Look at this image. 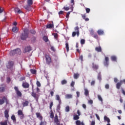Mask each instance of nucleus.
Listing matches in <instances>:
<instances>
[{"label": "nucleus", "mask_w": 125, "mask_h": 125, "mask_svg": "<svg viewBox=\"0 0 125 125\" xmlns=\"http://www.w3.org/2000/svg\"><path fill=\"white\" fill-rule=\"evenodd\" d=\"M29 37V31L27 29H24L23 32L21 35V39L25 41Z\"/></svg>", "instance_id": "obj_1"}, {"label": "nucleus", "mask_w": 125, "mask_h": 125, "mask_svg": "<svg viewBox=\"0 0 125 125\" xmlns=\"http://www.w3.org/2000/svg\"><path fill=\"white\" fill-rule=\"evenodd\" d=\"M56 100L58 101L59 104L57 105V111H60V110L61 109V104H62V101L61 100V99L60 98V96L59 95H56Z\"/></svg>", "instance_id": "obj_2"}, {"label": "nucleus", "mask_w": 125, "mask_h": 125, "mask_svg": "<svg viewBox=\"0 0 125 125\" xmlns=\"http://www.w3.org/2000/svg\"><path fill=\"white\" fill-rule=\"evenodd\" d=\"M21 54V50L20 48L16 49L12 51H11L10 52V55L11 56H13L15 54L20 55Z\"/></svg>", "instance_id": "obj_3"}, {"label": "nucleus", "mask_w": 125, "mask_h": 125, "mask_svg": "<svg viewBox=\"0 0 125 125\" xmlns=\"http://www.w3.org/2000/svg\"><path fill=\"white\" fill-rule=\"evenodd\" d=\"M5 102L6 103V104H9V101L7 99V97L6 96H3L2 99H0V105L3 104Z\"/></svg>", "instance_id": "obj_4"}, {"label": "nucleus", "mask_w": 125, "mask_h": 125, "mask_svg": "<svg viewBox=\"0 0 125 125\" xmlns=\"http://www.w3.org/2000/svg\"><path fill=\"white\" fill-rule=\"evenodd\" d=\"M14 89L16 93L17 96L19 97H21L22 96V93L19 90V87L18 86H14Z\"/></svg>", "instance_id": "obj_5"}, {"label": "nucleus", "mask_w": 125, "mask_h": 125, "mask_svg": "<svg viewBox=\"0 0 125 125\" xmlns=\"http://www.w3.org/2000/svg\"><path fill=\"white\" fill-rule=\"evenodd\" d=\"M18 115L20 117L21 120H23L25 118V115L23 114V111L21 109H19L18 111Z\"/></svg>", "instance_id": "obj_6"}, {"label": "nucleus", "mask_w": 125, "mask_h": 125, "mask_svg": "<svg viewBox=\"0 0 125 125\" xmlns=\"http://www.w3.org/2000/svg\"><path fill=\"white\" fill-rule=\"evenodd\" d=\"M45 58L46 59V63L48 65H49L52 62L51 57L49 55H45Z\"/></svg>", "instance_id": "obj_7"}, {"label": "nucleus", "mask_w": 125, "mask_h": 125, "mask_svg": "<svg viewBox=\"0 0 125 125\" xmlns=\"http://www.w3.org/2000/svg\"><path fill=\"white\" fill-rule=\"evenodd\" d=\"M31 96L35 99L37 103H39V98H40V95L37 94L33 91L31 93Z\"/></svg>", "instance_id": "obj_8"}, {"label": "nucleus", "mask_w": 125, "mask_h": 125, "mask_svg": "<svg viewBox=\"0 0 125 125\" xmlns=\"http://www.w3.org/2000/svg\"><path fill=\"white\" fill-rule=\"evenodd\" d=\"M123 83H125V79H124L123 80H121L120 82L117 83L116 84V88L117 89H120L121 85L123 84Z\"/></svg>", "instance_id": "obj_9"}, {"label": "nucleus", "mask_w": 125, "mask_h": 125, "mask_svg": "<svg viewBox=\"0 0 125 125\" xmlns=\"http://www.w3.org/2000/svg\"><path fill=\"white\" fill-rule=\"evenodd\" d=\"M104 66L108 67L109 65V58L108 57H105L104 60Z\"/></svg>", "instance_id": "obj_10"}, {"label": "nucleus", "mask_w": 125, "mask_h": 125, "mask_svg": "<svg viewBox=\"0 0 125 125\" xmlns=\"http://www.w3.org/2000/svg\"><path fill=\"white\" fill-rule=\"evenodd\" d=\"M14 64H15V62H13V61H9L8 62V65H7V68L8 69H11L13 67Z\"/></svg>", "instance_id": "obj_11"}, {"label": "nucleus", "mask_w": 125, "mask_h": 125, "mask_svg": "<svg viewBox=\"0 0 125 125\" xmlns=\"http://www.w3.org/2000/svg\"><path fill=\"white\" fill-rule=\"evenodd\" d=\"M92 68L94 70H97L99 69V66L98 64H95L94 62H92Z\"/></svg>", "instance_id": "obj_12"}, {"label": "nucleus", "mask_w": 125, "mask_h": 125, "mask_svg": "<svg viewBox=\"0 0 125 125\" xmlns=\"http://www.w3.org/2000/svg\"><path fill=\"white\" fill-rule=\"evenodd\" d=\"M36 115L37 118H38L41 121H42V116L41 115L40 112H36Z\"/></svg>", "instance_id": "obj_13"}, {"label": "nucleus", "mask_w": 125, "mask_h": 125, "mask_svg": "<svg viewBox=\"0 0 125 125\" xmlns=\"http://www.w3.org/2000/svg\"><path fill=\"white\" fill-rule=\"evenodd\" d=\"M22 86L24 88H29L30 84H29L28 83L25 82L22 83Z\"/></svg>", "instance_id": "obj_14"}, {"label": "nucleus", "mask_w": 125, "mask_h": 125, "mask_svg": "<svg viewBox=\"0 0 125 125\" xmlns=\"http://www.w3.org/2000/svg\"><path fill=\"white\" fill-rule=\"evenodd\" d=\"M9 111L7 109L4 111V117L7 119H8L9 117Z\"/></svg>", "instance_id": "obj_15"}, {"label": "nucleus", "mask_w": 125, "mask_h": 125, "mask_svg": "<svg viewBox=\"0 0 125 125\" xmlns=\"http://www.w3.org/2000/svg\"><path fill=\"white\" fill-rule=\"evenodd\" d=\"M54 122L57 125L60 124L59 120L58 119V116L56 115L54 118Z\"/></svg>", "instance_id": "obj_16"}, {"label": "nucleus", "mask_w": 125, "mask_h": 125, "mask_svg": "<svg viewBox=\"0 0 125 125\" xmlns=\"http://www.w3.org/2000/svg\"><path fill=\"white\" fill-rule=\"evenodd\" d=\"M31 50H32V48L30 46H27L24 49V53L29 52Z\"/></svg>", "instance_id": "obj_17"}, {"label": "nucleus", "mask_w": 125, "mask_h": 125, "mask_svg": "<svg viewBox=\"0 0 125 125\" xmlns=\"http://www.w3.org/2000/svg\"><path fill=\"white\" fill-rule=\"evenodd\" d=\"M23 107H26L29 105V101H25L22 103Z\"/></svg>", "instance_id": "obj_18"}, {"label": "nucleus", "mask_w": 125, "mask_h": 125, "mask_svg": "<svg viewBox=\"0 0 125 125\" xmlns=\"http://www.w3.org/2000/svg\"><path fill=\"white\" fill-rule=\"evenodd\" d=\"M76 125H84L83 122H81L80 120H77L75 122Z\"/></svg>", "instance_id": "obj_19"}, {"label": "nucleus", "mask_w": 125, "mask_h": 125, "mask_svg": "<svg viewBox=\"0 0 125 125\" xmlns=\"http://www.w3.org/2000/svg\"><path fill=\"white\" fill-rule=\"evenodd\" d=\"M75 31L77 32V37H79L80 35V31H79V28L78 26H76L74 28Z\"/></svg>", "instance_id": "obj_20"}, {"label": "nucleus", "mask_w": 125, "mask_h": 125, "mask_svg": "<svg viewBox=\"0 0 125 125\" xmlns=\"http://www.w3.org/2000/svg\"><path fill=\"white\" fill-rule=\"evenodd\" d=\"M15 12H17V13L20 14L22 13V12L21 10V9L18 7L15 8L14 9Z\"/></svg>", "instance_id": "obj_21"}, {"label": "nucleus", "mask_w": 125, "mask_h": 125, "mask_svg": "<svg viewBox=\"0 0 125 125\" xmlns=\"http://www.w3.org/2000/svg\"><path fill=\"white\" fill-rule=\"evenodd\" d=\"M19 31V28L17 26H14L12 28V32L17 33Z\"/></svg>", "instance_id": "obj_22"}, {"label": "nucleus", "mask_w": 125, "mask_h": 125, "mask_svg": "<svg viewBox=\"0 0 125 125\" xmlns=\"http://www.w3.org/2000/svg\"><path fill=\"white\" fill-rule=\"evenodd\" d=\"M97 33L99 36H102L104 35V32L103 30L100 29L97 31Z\"/></svg>", "instance_id": "obj_23"}, {"label": "nucleus", "mask_w": 125, "mask_h": 125, "mask_svg": "<svg viewBox=\"0 0 125 125\" xmlns=\"http://www.w3.org/2000/svg\"><path fill=\"white\" fill-rule=\"evenodd\" d=\"M54 27V25H53V22H52V24H49L47 25L46 28L52 29Z\"/></svg>", "instance_id": "obj_24"}, {"label": "nucleus", "mask_w": 125, "mask_h": 125, "mask_svg": "<svg viewBox=\"0 0 125 125\" xmlns=\"http://www.w3.org/2000/svg\"><path fill=\"white\" fill-rule=\"evenodd\" d=\"M11 120L14 122L15 123H16L17 122V119L16 117V116L15 115H12L11 116Z\"/></svg>", "instance_id": "obj_25"}, {"label": "nucleus", "mask_w": 125, "mask_h": 125, "mask_svg": "<svg viewBox=\"0 0 125 125\" xmlns=\"http://www.w3.org/2000/svg\"><path fill=\"white\" fill-rule=\"evenodd\" d=\"M42 39L45 42H47L49 41L48 37H47L46 36H44L42 38Z\"/></svg>", "instance_id": "obj_26"}, {"label": "nucleus", "mask_w": 125, "mask_h": 125, "mask_svg": "<svg viewBox=\"0 0 125 125\" xmlns=\"http://www.w3.org/2000/svg\"><path fill=\"white\" fill-rule=\"evenodd\" d=\"M104 120L105 121L107 122V123H110V119L108 117H107L106 116H104Z\"/></svg>", "instance_id": "obj_27"}, {"label": "nucleus", "mask_w": 125, "mask_h": 125, "mask_svg": "<svg viewBox=\"0 0 125 125\" xmlns=\"http://www.w3.org/2000/svg\"><path fill=\"white\" fill-rule=\"evenodd\" d=\"M84 95L85 96L87 97L89 96V91L87 89L84 88Z\"/></svg>", "instance_id": "obj_28"}, {"label": "nucleus", "mask_w": 125, "mask_h": 125, "mask_svg": "<svg viewBox=\"0 0 125 125\" xmlns=\"http://www.w3.org/2000/svg\"><path fill=\"white\" fill-rule=\"evenodd\" d=\"M52 36H54V38L56 40H58V34L55 33H52Z\"/></svg>", "instance_id": "obj_29"}, {"label": "nucleus", "mask_w": 125, "mask_h": 125, "mask_svg": "<svg viewBox=\"0 0 125 125\" xmlns=\"http://www.w3.org/2000/svg\"><path fill=\"white\" fill-rule=\"evenodd\" d=\"M24 8L26 9V10H31V6L29 5H26L25 6H24Z\"/></svg>", "instance_id": "obj_30"}, {"label": "nucleus", "mask_w": 125, "mask_h": 125, "mask_svg": "<svg viewBox=\"0 0 125 125\" xmlns=\"http://www.w3.org/2000/svg\"><path fill=\"white\" fill-rule=\"evenodd\" d=\"M80 119L79 116L77 114L74 115L73 116V120H78Z\"/></svg>", "instance_id": "obj_31"}, {"label": "nucleus", "mask_w": 125, "mask_h": 125, "mask_svg": "<svg viewBox=\"0 0 125 125\" xmlns=\"http://www.w3.org/2000/svg\"><path fill=\"white\" fill-rule=\"evenodd\" d=\"M111 59L112 62H116V61H117V57L115 56H112L111 57Z\"/></svg>", "instance_id": "obj_32"}, {"label": "nucleus", "mask_w": 125, "mask_h": 125, "mask_svg": "<svg viewBox=\"0 0 125 125\" xmlns=\"http://www.w3.org/2000/svg\"><path fill=\"white\" fill-rule=\"evenodd\" d=\"M95 50L98 52H102V48L101 46L97 47L95 48Z\"/></svg>", "instance_id": "obj_33"}, {"label": "nucleus", "mask_w": 125, "mask_h": 125, "mask_svg": "<svg viewBox=\"0 0 125 125\" xmlns=\"http://www.w3.org/2000/svg\"><path fill=\"white\" fill-rule=\"evenodd\" d=\"M82 17L84 20L85 21H89V19L88 18H85L86 15L85 14L82 15Z\"/></svg>", "instance_id": "obj_34"}, {"label": "nucleus", "mask_w": 125, "mask_h": 125, "mask_svg": "<svg viewBox=\"0 0 125 125\" xmlns=\"http://www.w3.org/2000/svg\"><path fill=\"white\" fill-rule=\"evenodd\" d=\"M5 87H3V86H1V87H0V93H3L5 91Z\"/></svg>", "instance_id": "obj_35"}, {"label": "nucleus", "mask_w": 125, "mask_h": 125, "mask_svg": "<svg viewBox=\"0 0 125 125\" xmlns=\"http://www.w3.org/2000/svg\"><path fill=\"white\" fill-rule=\"evenodd\" d=\"M79 76H80L79 74H78V73H75L74 74V76L73 77H74V79H77L79 77Z\"/></svg>", "instance_id": "obj_36"}, {"label": "nucleus", "mask_w": 125, "mask_h": 125, "mask_svg": "<svg viewBox=\"0 0 125 125\" xmlns=\"http://www.w3.org/2000/svg\"><path fill=\"white\" fill-rule=\"evenodd\" d=\"M72 98V95L71 94H66L65 96V98L67 99H71Z\"/></svg>", "instance_id": "obj_37"}, {"label": "nucleus", "mask_w": 125, "mask_h": 125, "mask_svg": "<svg viewBox=\"0 0 125 125\" xmlns=\"http://www.w3.org/2000/svg\"><path fill=\"white\" fill-rule=\"evenodd\" d=\"M0 125H8V122L7 121H4V122H1L0 123Z\"/></svg>", "instance_id": "obj_38"}, {"label": "nucleus", "mask_w": 125, "mask_h": 125, "mask_svg": "<svg viewBox=\"0 0 125 125\" xmlns=\"http://www.w3.org/2000/svg\"><path fill=\"white\" fill-rule=\"evenodd\" d=\"M30 72L32 74H36L37 73V70L35 69H30Z\"/></svg>", "instance_id": "obj_39"}, {"label": "nucleus", "mask_w": 125, "mask_h": 125, "mask_svg": "<svg viewBox=\"0 0 125 125\" xmlns=\"http://www.w3.org/2000/svg\"><path fill=\"white\" fill-rule=\"evenodd\" d=\"M65 48L66 49L67 52H68V51H69V44H68V42H66L65 43Z\"/></svg>", "instance_id": "obj_40"}, {"label": "nucleus", "mask_w": 125, "mask_h": 125, "mask_svg": "<svg viewBox=\"0 0 125 125\" xmlns=\"http://www.w3.org/2000/svg\"><path fill=\"white\" fill-rule=\"evenodd\" d=\"M61 83L62 85H65L67 83V81L66 80H63L62 81Z\"/></svg>", "instance_id": "obj_41"}, {"label": "nucleus", "mask_w": 125, "mask_h": 125, "mask_svg": "<svg viewBox=\"0 0 125 125\" xmlns=\"http://www.w3.org/2000/svg\"><path fill=\"white\" fill-rule=\"evenodd\" d=\"M33 4V0H28L27 1V5L31 6V5Z\"/></svg>", "instance_id": "obj_42"}, {"label": "nucleus", "mask_w": 125, "mask_h": 125, "mask_svg": "<svg viewBox=\"0 0 125 125\" xmlns=\"http://www.w3.org/2000/svg\"><path fill=\"white\" fill-rule=\"evenodd\" d=\"M98 100L101 101L102 103L103 102V98H102V97L101 96V95H98Z\"/></svg>", "instance_id": "obj_43"}, {"label": "nucleus", "mask_w": 125, "mask_h": 125, "mask_svg": "<svg viewBox=\"0 0 125 125\" xmlns=\"http://www.w3.org/2000/svg\"><path fill=\"white\" fill-rule=\"evenodd\" d=\"M98 80H99L100 81H101L102 80V77H101V73H99L98 75Z\"/></svg>", "instance_id": "obj_44"}, {"label": "nucleus", "mask_w": 125, "mask_h": 125, "mask_svg": "<svg viewBox=\"0 0 125 125\" xmlns=\"http://www.w3.org/2000/svg\"><path fill=\"white\" fill-rule=\"evenodd\" d=\"M70 111L69 106L68 105L65 107V112H68Z\"/></svg>", "instance_id": "obj_45"}, {"label": "nucleus", "mask_w": 125, "mask_h": 125, "mask_svg": "<svg viewBox=\"0 0 125 125\" xmlns=\"http://www.w3.org/2000/svg\"><path fill=\"white\" fill-rule=\"evenodd\" d=\"M76 35L77 36V32H75V31L73 32L72 35V37L74 38V37H75Z\"/></svg>", "instance_id": "obj_46"}, {"label": "nucleus", "mask_w": 125, "mask_h": 125, "mask_svg": "<svg viewBox=\"0 0 125 125\" xmlns=\"http://www.w3.org/2000/svg\"><path fill=\"white\" fill-rule=\"evenodd\" d=\"M92 37L96 40H98V36L97 34H94L93 36H92Z\"/></svg>", "instance_id": "obj_47"}, {"label": "nucleus", "mask_w": 125, "mask_h": 125, "mask_svg": "<svg viewBox=\"0 0 125 125\" xmlns=\"http://www.w3.org/2000/svg\"><path fill=\"white\" fill-rule=\"evenodd\" d=\"M50 118L52 119L54 118V113L52 111L50 113Z\"/></svg>", "instance_id": "obj_48"}, {"label": "nucleus", "mask_w": 125, "mask_h": 125, "mask_svg": "<svg viewBox=\"0 0 125 125\" xmlns=\"http://www.w3.org/2000/svg\"><path fill=\"white\" fill-rule=\"evenodd\" d=\"M52 106H53V102H51L50 104L49 108L50 109H52Z\"/></svg>", "instance_id": "obj_49"}, {"label": "nucleus", "mask_w": 125, "mask_h": 125, "mask_svg": "<svg viewBox=\"0 0 125 125\" xmlns=\"http://www.w3.org/2000/svg\"><path fill=\"white\" fill-rule=\"evenodd\" d=\"M36 84H37V86H38L39 87H40L41 86V83L39 81H37Z\"/></svg>", "instance_id": "obj_50"}, {"label": "nucleus", "mask_w": 125, "mask_h": 125, "mask_svg": "<svg viewBox=\"0 0 125 125\" xmlns=\"http://www.w3.org/2000/svg\"><path fill=\"white\" fill-rule=\"evenodd\" d=\"M84 43H85V40H84V39H82V40H81V44L82 45H83V44H84Z\"/></svg>", "instance_id": "obj_51"}, {"label": "nucleus", "mask_w": 125, "mask_h": 125, "mask_svg": "<svg viewBox=\"0 0 125 125\" xmlns=\"http://www.w3.org/2000/svg\"><path fill=\"white\" fill-rule=\"evenodd\" d=\"M79 60H81V61L82 62H83V55H81L79 58Z\"/></svg>", "instance_id": "obj_52"}, {"label": "nucleus", "mask_w": 125, "mask_h": 125, "mask_svg": "<svg viewBox=\"0 0 125 125\" xmlns=\"http://www.w3.org/2000/svg\"><path fill=\"white\" fill-rule=\"evenodd\" d=\"M30 33L32 34L35 35L36 34V31H35L34 30H30Z\"/></svg>", "instance_id": "obj_53"}, {"label": "nucleus", "mask_w": 125, "mask_h": 125, "mask_svg": "<svg viewBox=\"0 0 125 125\" xmlns=\"http://www.w3.org/2000/svg\"><path fill=\"white\" fill-rule=\"evenodd\" d=\"M121 90H122V94H123L124 96H125V90L124 89V88H121Z\"/></svg>", "instance_id": "obj_54"}, {"label": "nucleus", "mask_w": 125, "mask_h": 125, "mask_svg": "<svg viewBox=\"0 0 125 125\" xmlns=\"http://www.w3.org/2000/svg\"><path fill=\"white\" fill-rule=\"evenodd\" d=\"M62 9H64V10L67 11V10H69V8L68 7H63Z\"/></svg>", "instance_id": "obj_55"}, {"label": "nucleus", "mask_w": 125, "mask_h": 125, "mask_svg": "<svg viewBox=\"0 0 125 125\" xmlns=\"http://www.w3.org/2000/svg\"><path fill=\"white\" fill-rule=\"evenodd\" d=\"M90 35L92 36H92H93L94 34V31L93 30H91L90 31Z\"/></svg>", "instance_id": "obj_56"}, {"label": "nucleus", "mask_w": 125, "mask_h": 125, "mask_svg": "<svg viewBox=\"0 0 125 125\" xmlns=\"http://www.w3.org/2000/svg\"><path fill=\"white\" fill-rule=\"evenodd\" d=\"M70 85H71V86L72 87H74V85H75V82H74V81H72V82H71Z\"/></svg>", "instance_id": "obj_57"}, {"label": "nucleus", "mask_w": 125, "mask_h": 125, "mask_svg": "<svg viewBox=\"0 0 125 125\" xmlns=\"http://www.w3.org/2000/svg\"><path fill=\"white\" fill-rule=\"evenodd\" d=\"M85 10H86V13H89L90 11V9L88 8H86L85 9Z\"/></svg>", "instance_id": "obj_58"}, {"label": "nucleus", "mask_w": 125, "mask_h": 125, "mask_svg": "<svg viewBox=\"0 0 125 125\" xmlns=\"http://www.w3.org/2000/svg\"><path fill=\"white\" fill-rule=\"evenodd\" d=\"M109 88V85L108 84H106L105 85V88L106 89H108Z\"/></svg>", "instance_id": "obj_59"}, {"label": "nucleus", "mask_w": 125, "mask_h": 125, "mask_svg": "<svg viewBox=\"0 0 125 125\" xmlns=\"http://www.w3.org/2000/svg\"><path fill=\"white\" fill-rule=\"evenodd\" d=\"M88 103L90 104H93V101L92 100H89L88 102Z\"/></svg>", "instance_id": "obj_60"}, {"label": "nucleus", "mask_w": 125, "mask_h": 125, "mask_svg": "<svg viewBox=\"0 0 125 125\" xmlns=\"http://www.w3.org/2000/svg\"><path fill=\"white\" fill-rule=\"evenodd\" d=\"M82 107H83V108L84 109H86V105H85V104H82Z\"/></svg>", "instance_id": "obj_61"}, {"label": "nucleus", "mask_w": 125, "mask_h": 125, "mask_svg": "<svg viewBox=\"0 0 125 125\" xmlns=\"http://www.w3.org/2000/svg\"><path fill=\"white\" fill-rule=\"evenodd\" d=\"M95 83V81H92L91 83V85L93 86V85H94Z\"/></svg>", "instance_id": "obj_62"}, {"label": "nucleus", "mask_w": 125, "mask_h": 125, "mask_svg": "<svg viewBox=\"0 0 125 125\" xmlns=\"http://www.w3.org/2000/svg\"><path fill=\"white\" fill-rule=\"evenodd\" d=\"M95 116H96V118H97V119L99 121H100V118L99 115L97 114H95Z\"/></svg>", "instance_id": "obj_63"}, {"label": "nucleus", "mask_w": 125, "mask_h": 125, "mask_svg": "<svg viewBox=\"0 0 125 125\" xmlns=\"http://www.w3.org/2000/svg\"><path fill=\"white\" fill-rule=\"evenodd\" d=\"M45 124V122L41 121L40 125H44Z\"/></svg>", "instance_id": "obj_64"}]
</instances>
